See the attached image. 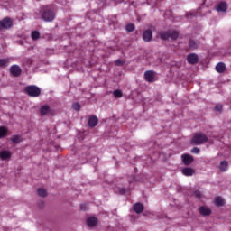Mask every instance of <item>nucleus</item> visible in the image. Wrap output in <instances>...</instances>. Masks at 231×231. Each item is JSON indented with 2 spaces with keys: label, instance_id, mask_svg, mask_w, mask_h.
<instances>
[{
  "label": "nucleus",
  "instance_id": "1",
  "mask_svg": "<svg viewBox=\"0 0 231 231\" xmlns=\"http://www.w3.org/2000/svg\"><path fill=\"white\" fill-rule=\"evenodd\" d=\"M207 142H208V137L203 133L195 134L191 139V143L193 145H203V143H207Z\"/></svg>",
  "mask_w": 231,
  "mask_h": 231
},
{
  "label": "nucleus",
  "instance_id": "2",
  "mask_svg": "<svg viewBox=\"0 0 231 231\" xmlns=\"http://www.w3.org/2000/svg\"><path fill=\"white\" fill-rule=\"evenodd\" d=\"M42 19L46 23H51L55 19V13L51 9L44 8L42 12Z\"/></svg>",
  "mask_w": 231,
  "mask_h": 231
},
{
  "label": "nucleus",
  "instance_id": "3",
  "mask_svg": "<svg viewBox=\"0 0 231 231\" xmlns=\"http://www.w3.org/2000/svg\"><path fill=\"white\" fill-rule=\"evenodd\" d=\"M25 93L29 97H39L41 95V88L36 86H28L25 88Z\"/></svg>",
  "mask_w": 231,
  "mask_h": 231
},
{
  "label": "nucleus",
  "instance_id": "4",
  "mask_svg": "<svg viewBox=\"0 0 231 231\" xmlns=\"http://www.w3.org/2000/svg\"><path fill=\"white\" fill-rule=\"evenodd\" d=\"M12 20L10 18H5L0 21V30H8V28H12Z\"/></svg>",
  "mask_w": 231,
  "mask_h": 231
},
{
  "label": "nucleus",
  "instance_id": "5",
  "mask_svg": "<svg viewBox=\"0 0 231 231\" xmlns=\"http://www.w3.org/2000/svg\"><path fill=\"white\" fill-rule=\"evenodd\" d=\"M133 210L135 214H142L145 210V207H143V204L137 202L133 205Z\"/></svg>",
  "mask_w": 231,
  "mask_h": 231
},
{
  "label": "nucleus",
  "instance_id": "6",
  "mask_svg": "<svg viewBox=\"0 0 231 231\" xmlns=\"http://www.w3.org/2000/svg\"><path fill=\"white\" fill-rule=\"evenodd\" d=\"M154 77H156V72L152 70H148L144 73V78L147 82H154Z\"/></svg>",
  "mask_w": 231,
  "mask_h": 231
},
{
  "label": "nucleus",
  "instance_id": "7",
  "mask_svg": "<svg viewBox=\"0 0 231 231\" xmlns=\"http://www.w3.org/2000/svg\"><path fill=\"white\" fill-rule=\"evenodd\" d=\"M181 160L184 165H190L194 162V158L190 154H182Z\"/></svg>",
  "mask_w": 231,
  "mask_h": 231
},
{
  "label": "nucleus",
  "instance_id": "8",
  "mask_svg": "<svg viewBox=\"0 0 231 231\" xmlns=\"http://www.w3.org/2000/svg\"><path fill=\"white\" fill-rule=\"evenodd\" d=\"M87 225L90 228H93L94 226H97L98 225V218L97 217H90L87 219Z\"/></svg>",
  "mask_w": 231,
  "mask_h": 231
},
{
  "label": "nucleus",
  "instance_id": "9",
  "mask_svg": "<svg viewBox=\"0 0 231 231\" xmlns=\"http://www.w3.org/2000/svg\"><path fill=\"white\" fill-rule=\"evenodd\" d=\"M143 39L145 42H151L152 39V31H151V29L144 31L143 33Z\"/></svg>",
  "mask_w": 231,
  "mask_h": 231
},
{
  "label": "nucleus",
  "instance_id": "10",
  "mask_svg": "<svg viewBox=\"0 0 231 231\" xmlns=\"http://www.w3.org/2000/svg\"><path fill=\"white\" fill-rule=\"evenodd\" d=\"M199 214H201V216H210V214H212V209L207 206H201L199 208Z\"/></svg>",
  "mask_w": 231,
  "mask_h": 231
},
{
  "label": "nucleus",
  "instance_id": "11",
  "mask_svg": "<svg viewBox=\"0 0 231 231\" xmlns=\"http://www.w3.org/2000/svg\"><path fill=\"white\" fill-rule=\"evenodd\" d=\"M10 72L14 77H19V75H21V68L17 65H14L10 68Z\"/></svg>",
  "mask_w": 231,
  "mask_h": 231
},
{
  "label": "nucleus",
  "instance_id": "12",
  "mask_svg": "<svg viewBox=\"0 0 231 231\" xmlns=\"http://www.w3.org/2000/svg\"><path fill=\"white\" fill-rule=\"evenodd\" d=\"M187 60L189 64H197L199 58H198L197 54L191 53V54L188 55Z\"/></svg>",
  "mask_w": 231,
  "mask_h": 231
},
{
  "label": "nucleus",
  "instance_id": "13",
  "mask_svg": "<svg viewBox=\"0 0 231 231\" xmlns=\"http://www.w3.org/2000/svg\"><path fill=\"white\" fill-rule=\"evenodd\" d=\"M0 158L1 160H10L12 158V152L8 150H4L0 152Z\"/></svg>",
  "mask_w": 231,
  "mask_h": 231
},
{
  "label": "nucleus",
  "instance_id": "14",
  "mask_svg": "<svg viewBox=\"0 0 231 231\" xmlns=\"http://www.w3.org/2000/svg\"><path fill=\"white\" fill-rule=\"evenodd\" d=\"M97 124H98V118H97V116H91L88 119L89 127H96V125H97Z\"/></svg>",
  "mask_w": 231,
  "mask_h": 231
},
{
  "label": "nucleus",
  "instance_id": "15",
  "mask_svg": "<svg viewBox=\"0 0 231 231\" xmlns=\"http://www.w3.org/2000/svg\"><path fill=\"white\" fill-rule=\"evenodd\" d=\"M215 205L216 207H224L225 206V199L221 197H217L215 199Z\"/></svg>",
  "mask_w": 231,
  "mask_h": 231
},
{
  "label": "nucleus",
  "instance_id": "16",
  "mask_svg": "<svg viewBox=\"0 0 231 231\" xmlns=\"http://www.w3.org/2000/svg\"><path fill=\"white\" fill-rule=\"evenodd\" d=\"M37 194L40 198H46V196H48V191L44 188H39Z\"/></svg>",
  "mask_w": 231,
  "mask_h": 231
},
{
  "label": "nucleus",
  "instance_id": "17",
  "mask_svg": "<svg viewBox=\"0 0 231 231\" xmlns=\"http://www.w3.org/2000/svg\"><path fill=\"white\" fill-rule=\"evenodd\" d=\"M225 69H226V67L225 66V63L217 64L216 71H217V73H223L225 71Z\"/></svg>",
  "mask_w": 231,
  "mask_h": 231
},
{
  "label": "nucleus",
  "instance_id": "18",
  "mask_svg": "<svg viewBox=\"0 0 231 231\" xmlns=\"http://www.w3.org/2000/svg\"><path fill=\"white\" fill-rule=\"evenodd\" d=\"M160 37L163 41H167V39H171V31L161 32Z\"/></svg>",
  "mask_w": 231,
  "mask_h": 231
},
{
  "label": "nucleus",
  "instance_id": "19",
  "mask_svg": "<svg viewBox=\"0 0 231 231\" xmlns=\"http://www.w3.org/2000/svg\"><path fill=\"white\" fill-rule=\"evenodd\" d=\"M217 12H226V3L221 2L217 7Z\"/></svg>",
  "mask_w": 231,
  "mask_h": 231
},
{
  "label": "nucleus",
  "instance_id": "20",
  "mask_svg": "<svg viewBox=\"0 0 231 231\" xmlns=\"http://www.w3.org/2000/svg\"><path fill=\"white\" fill-rule=\"evenodd\" d=\"M50 113V106H43L41 108V115L42 116H44L45 115H48Z\"/></svg>",
  "mask_w": 231,
  "mask_h": 231
},
{
  "label": "nucleus",
  "instance_id": "21",
  "mask_svg": "<svg viewBox=\"0 0 231 231\" xmlns=\"http://www.w3.org/2000/svg\"><path fill=\"white\" fill-rule=\"evenodd\" d=\"M11 142L13 143H21V142H23V137H21L20 135H14L11 138Z\"/></svg>",
  "mask_w": 231,
  "mask_h": 231
},
{
  "label": "nucleus",
  "instance_id": "22",
  "mask_svg": "<svg viewBox=\"0 0 231 231\" xmlns=\"http://www.w3.org/2000/svg\"><path fill=\"white\" fill-rule=\"evenodd\" d=\"M199 46V42H198V41H195V40L189 41V48H191V50H196L198 49Z\"/></svg>",
  "mask_w": 231,
  "mask_h": 231
},
{
  "label": "nucleus",
  "instance_id": "23",
  "mask_svg": "<svg viewBox=\"0 0 231 231\" xmlns=\"http://www.w3.org/2000/svg\"><path fill=\"white\" fill-rule=\"evenodd\" d=\"M8 134V129L5 126H0V138H5Z\"/></svg>",
  "mask_w": 231,
  "mask_h": 231
},
{
  "label": "nucleus",
  "instance_id": "24",
  "mask_svg": "<svg viewBox=\"0 0 231 231\" xmlns=\"http://www.w3.org/2000/svg\"><path fill=\"white\" fill-rule=\"evenodd\" d=\"M140 176H142V175H129L128 182L134 183V181H138V178H140Z\"/></svg>",
  "mask_w": 231,
  "mask_h": 231
},
{
  "label": "nucleus",
  "instance_id": "25",
  "mask_svg": "<svg viewBox=\"0 0 231 231\" xmlns=\"http://www.w3.org/2000/svg\"><path fill=\"white\" fill-rule=\"evenodd\" d=\"M226 169H228V162L226 161L221 162V163H220V171L225 172V171H226Z\"/></svg>",
  "mask_w": 231,
  "mask_h": 231
},
{
  "label": "nucleus",
  "instance_id": "26",
  "mask_svg": "<svg viewBox=\"0 0 231 231\" xmlns=\"http://www.w3.org/2000/svg\"><path fill=\"white\" fill-rule=\"evenodd\" d=\"M31 37L32 41H37V39L41 37V33L38 31H33L31 34Z\"/></svg>",
  "mask_w": 231,
  "mask_h": 231
},
{
  "label": "nucleus",
  "instance_id": "27",
  "mask_svg": "<svg viewBox=\"0 0 231 231\" xmlns=\"http://www.w3.org/2000/svg\"><path fill=\"white\" fill-rule=\"evenodd\" d=\"M178 37H180V32L177 31H170V38L176 40Z\"/></svg>",
  "mask_w": 231,
  "mask_h": 231
},
{
  "label": "nucleus",
  "instance_id": "28",
  "mask_svg": "<svg viewBox=\"0 0 231 231\" xmlns=\"http://www.w3.org/2000/svg\"><path fill=\"white\" fill-rule=\"evenodd\" d=\"M10 60L8 59H1L0 60V68H5V66H8Z\"/></svg>",
  "mask_w": 231,
  "mask_h": 231
},
{
  "label": "nucleus",
  "instance_id": "29",
  "mask_svg": "<svg viewBox=\"0 0 231 231\" xmlns=\"http://www.w3.org/2000/svg\"><path fill=\"white\" fill-rule=\"evenodd\" d=\"M194 172L196 171L192 168H185L182 170V173L184 174H194Z\"/></svg>",
  "mask_w": 231,
  "mask_h": 231
},
{
  "label": "nucleus",
  "instance_id": "30",
  "mask_svg": "<svg viewBox=\"0 0 231 231\" xmlns=\"http://www.w3.org/2000/svg\"><path fill=\"white\" fill-rule=\"evenodd\" d=\"M125 29L128 31V32H134V24L133 23H128L125 27Z\"/></svg>",
  "mask_w": 231,
  "mask_h": 231
},
{
  "label": "nucleus",
  "instance_id": "31",
  "mask_svg": "<svg viewBox=\"0 0 231 231\" xmlns=\"http://www.w3.org/2000/svg\"><path fill=\"white\" fill-rule=\"evenodd\" d=\"M122 91L121 90H116L114 91V97H116V98H122Z\"/></svg>",
  "mask_w": 231,
  "mask_h": 231
},
{
  "label": "nucleus",
  "instance_id": "32",
  "mask_svg": "<svg viewBox=\"0 0 231 231\" xmlns=\"http://www.w3.org/2000/svg\"><path fill=\"white\" fill-rule=\"evenodd\" d=\"M72 108L74 109V111H80V104L79 103H74L72 105Z\"/></svg>",
  "mask_w": 231,
  "mask_h": 231
},
{
  "label": "nucleus",
  "instance_id": "33",
  "mask_svg": "<svg viewBox=\"0 0 231 231\" xmlns=\"http://www.w3.org/2000/svg\"><path fill=\"white\" fill-rule=\"evenodd\" d=\"M216 111H218L219 113H221L223 111V105H217L215 106Z\"/></svg>",
  "mask_w": 231,
  "mask_h": 231
},
{
  "label": "nucleus",
  "instance_id": "34",
  "mask_svg": "<svg viewBox=\"0 0 231 231\" xmlns=\"http://www.w3.org/2000/svg\"><path fill=\"white\" fill-rule=\"evenodd\" d=\"M191 152H193V154H199L200 150H199V148L195 147V148H193V149L191 150Z\"/></svg>",
  "mask_w": 231,
  "mask_h": 231
},
{
  "label": "nucleus",
  "instance_id": "35",
  "mask_svg": "<svg viewBox=\"0 0 231 231\" xmlns=\"http://www.w3.org/2000/svg\"><path fill=\"white\" fill-rule=\"evenodd\" d=\"M195 198H201V191L196 190L193 192Z\"/></svg>",
  "mask_w": 231,
  "mask_h": 231
},
{
  "label": "nucleus",
  "instance_id": "36",
  "mask_svg": "<svg viewBox=\"0 0 231 231\" xmlns=\"http://www.w3.org/2000/svg\"><path fill=\"white\" fill-rule=\"evenodd\" d=\"M122 64H124V60H117L116 61V66H122Z\"/></svg>",
  "mask_w": 231,
  "mask_h": 231
},
{
  "label": "nucleus",
  "instance_id": "37",
  "mask_svg": "<svg viewBox=\"0 0 231 231\" xmlns=\"http://www.w3.org/2000/svg\"><path fill=\"white\" fill-rule=\"evenodd\" d=\"M80 209H81V210H88V205H86V204H81V205H80Z\"/></svg>",
  "mask_w": 231,
  "mask_h": 231
},
{
  "label": "nucleus",
  "instance_id": "38",
  "mask_svg": "<svg viewBox=\"0 0 231 231\" xmlns=\"http://www.w3.org/2000/svg\"><path fill=\"white\" fill-rule=\"evenodd\" d=\"M119 194L124 196V194H125V189H124V188L119 189Z\"/></svg>",
  "mask_w": 231,
  "mask_h": 231
},
{
  "label": "nucleus",
  "instance_id": "39",
  "mask_svg": "<svg viewBox=\"0 0 231 231\" xmlns=\"http://www.w3.org/2000/svg\"><path fill=\"white\" fill-rule=\"evenodd\" d=\"M101 2H104V1H106V0H100Z\"/></svg>",
  "mask_w": 231,
  "mask_h": 231
},
{
  "label": "nucleus",
  "instance_id": "40",
  "mask_svg": "<svg viewBox=\"0 0 231 231\" xmlns=\"http://www.w3.org/2000/svg\"><path fill=\"white\" fill-rule=\"evenodd\" d=\"M187 176H191L190 174H187Z\"/></svg>",
  "mask_w": 231,
  "mask_h": 231
}]
</instances>
